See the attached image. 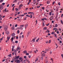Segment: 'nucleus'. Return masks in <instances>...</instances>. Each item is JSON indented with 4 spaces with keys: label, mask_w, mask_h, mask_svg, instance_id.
I'll use <instances>...</instances> for the list:
<instances>
[{
    "label": "nucleus",
    "mask_w": 63,
    "mask_h": 63,
    "mask_svg": "<svg viewBox=\"0 0 63 63\" xmlns=\"http://www.w3.org/2000/svg\"><path fill=\"white\" fill-rule=\"evenodd\" d=\"M17 1V0H15L14 1V3H15V2H17L16 1Z\"/></svg>",
    "instance_id": "obj_38"
},
{
    "label": "nucleus",
    "mask_w": 63,
    "mask_h": 63,
    "mask_svg": "<svg viewBox=\"0 0 63 63\" xmlns=\"http://www.w3.org/2000/svg\"><path fill=\"white\" fill-rule=\"evenodd\" d=\"M12 29H13V30H14V26H13V27H12Z\"/></svg>",
    "instance_id": "obj_26"
},
{
    "label": "nucleus",
    "mask_w": 63,
    "mask_h": 63,
    "mask_svg": "<svg viewBox=\"0 0 63 63\" xmlns=\"http://www.w3.org/2000/svg\"><path fill=\"white\" fill-rule=\"evenodd\" d=\"M36 23L35 24H37V23H38V21L36 20Z\"/></svg>",
    "instance_id": "obj_39"
},
{
    "label": "nucleus",
    "mask_w": 63,
    "mask_h": 63,
    "mask_svg": "<svg viewBox=\"0 0 63 63\" xmlns=\"http://www.w3.org/2000/svg\"><path fill=\"white\" fill-rule=\"evenodd\" d=\"M15 34L14 33H13L12 35V37H14V36H15Z\"/></svg>",
    "instance_id": "obj_15"
},
{
    "label": "nucleus",
    "mask_w": 63,
    "mask_h": 63,
    "mask_svg": "<svg viewBox=\"0 0 63 63\" xmlns=\"http://www.w3.org/2000/svg\"><path fill=\"white\" fill-rule=\"evenodd\" d=\"M8 11H7V8H5L4 10V11L3 12L4 13H6V12H8Z\"/></svg>",
    "instance_id": "obj_4"
},
{
    "label": "nucleus",
    "mask_w": 63,
    "mask_h": 63,
    "mask_svg": "<svg viewBox=\"0 0 63 63\" xmlns=\"http://www.w3.org/2000/svg\"><path fill=\"white\" fill-rule=\"evenodd\" d=\"M55 34V33L54 32H53L51 33V34Z\"/></svg>",
    "instance_id": "obj_29"
},
{
    "label": "nucleus",
    "mask_w": 63,
    "mask_h": 63,
    "mask_svg": "<svg viewBox=\"0 0 63 63\" xmlns=\"http://www.w3.org/2000/svg\"><path fill=\"white\" fill-rule=\"evenodd\" d=\"M54 36H55V37H56V38H57V36H57V35H56V34H55L54 35Z\"/></svg>",
    "instance_id": "obj_28"
},
{
    "label": "nucleus",
    "mask_w": 63,
    "mask_h": 63,
    "mask_svg": "<svg viewBox=\"0 0 63 63\" xmlns=\"http://www.w3.org/2000/svg\"><path fill=\"white\" fill-rule=\"evenodd\" d=\"M58 27V25L57 24H56L55 27Z\"/></svg>",
    "instance_id": "obj_12"
},
{
    "label": "nucleus",
    "mask_w": 63,
    "mask_h": 63,
    "mask_svg": "<svg viewBox=\"0 0 63 63\" xmlns=\"http://www.w3.org/2000/svg\"><path fill=\"white\" fill-rule=\"evenodd\" d=\"M0 41H2V40H3V38H1L0 40Z\"/></svg>",
    "instance_id": "obj_62"
},
{
    "label": "nucleus",
    "mask_w": 63,
    "mask_h": 63,
    "mask_svg": "<svg viewBox=\"0 0 63 63\" xmlns=\"http://www.w3.org/2000/svg\"><path fill=\"white\" fill-rule=\"evenodd\" d=\"M45 55L46 54H45V53H44L41 55V56H45Z\"/></svg>",
    "instance_id": "obj_6"
},
{
    "label": "nucleus",
    "mask_w": 63,
    "mask_h": 63,
    "mask_svg": "<svg viewBox=\"0 0 63 63\" xmlns=\"http://www.w3.org/2000/svg\"><path fill=\"white\" fill-rule=\"evenodd\" d=\"M28 26V24H26L25 26V29H26V28H27V27Z\"/></svg>",
    "instance_id": "obj_13"
},
{
    "label": "nucleus",
    "mask_w": 63,
    "mask_h": 63,
    "mask_svg": "<svg viewBox=\"0 0 63 63\" xmlns=\"http://www.w3.org/2000/svg\"><path fill=\"white\" fill-rule=\"evenodd\" d=\"M19 49V50H20L21 49V48H20V47H17L16 49V50H17V51H18Z\"/></svg>",
    "instance_id": "obj_3"
},
{
    "label": "nucleus",
    "mask_w": 63,
    "mask_h": 63,
    "mask_svg": "<svg viewBox=\"0 0 63 63\" xmlns=\"http://www.w3.org/2000/svg\"><path fill=\"white\" fill-rule=\"evenodd\" d=\"M24 58H25V59H26V58H27V57H26V56H24Z\"/></svg>",
    "instance_id": "obj_31"
},
{
    "label": "nucleus",
    "mask_w": 63,
    "mask_h": 63,
    "mask_svg": "<svg viewBox=\"0 0 63 63\" xmlns=\"http://www.w3.org/2000/svg\"><path fill=\"white\" fill-rule=\"evenodd\" d=\"M20 12H18V13L17 14V15H19V14H20Z\"/></svg>",
    "instance_id": "obj_58"
},
{
    "label": "nucleus",
    "mask_w": 63,
    "mask_h": 63,
    "mask_svg": "<svg viewBox=\"0 0 63 63\" xmlns=\"http://www.w3.org/2000/svg\"><path fill=\"white\" fill-rule=\"evenodd\" d=\"M24 16V15H20V16Z\"/></svg>",
    "instance_id": "obj_45"
},
{
    "label": "nucleus",
    "mask_w": 63,
    "mask_h": 63,
    "mask_svg": "<svg viewBox=\"0 0 63 63\" xmlns=\"http://www.w3.org/2000/svg\"><path fill=\"white\" fill-rule=\"evenodd\" d=\"M41 60H43V57H41Z\"/></svg>",
    "instance_id": "obj_30"
},
{
    "label": "nucleus",
    "mask_w": 63,
    "mask_h": 63,
    "mask_svg": "<svg viewBox=\"0 0 63 63\" xmlns=\"http://www.w3.org/2000/svg\"><path fill=\"white\" fill-rule=\"evenodd\" d=\"M22 38V37L20 35L19 36V38Z\"/></svg>",
    "instance_id": "obj_53"
},
{
    "label": "nucleus",
    "mask_w": 63,
    "mask_h": 63,
    "mask_svg": "<svg viewBox=\"0 0 63 63\" xmlns=\"http://www.w3.org/2000/svg\"><path fill=\"white\" fill-rule=\"evenodd\" d=\"M3 5H1L0 6V8H3Z\"/></svg>",
    "instance_id": "obj_10"
},
{
    "label": "nucleus",
    "mask_w": 63,
    "mask_h": 63,
    "mask_svg": "<svg viewBox=\"0 0 63 63\" xmlns=\"http://www.w3.org/2000/svg\"><path fill=\"white\" fill-rule=\"evenodd\" d=\"M33 42H35V39H33L32 40Z\"/></svg>",
    "instance_id": "obj_21"
},
{
    "label": "nucleus",
    "mask_w": 63,
    "mask_h": 63,
    "mask_svg": "<svg viewBox=\"0 0 63 63\" xmlns=\"http://www.w3.org/2000/svg\"><path fill=\"white\" fill-rule=\"evenodd\" d=\"M26 55H29V53H26Z\"/></svg>",
    "instance_id": "obj_32"
},
{
    "label": "nucleus",
    "mask_w": 63,
    "mask_h": 63,
    "mask_svg": "<svg viewBox=\"0 0 63 63\" xmlns=\"http://www.w3.org/2000/svg\"><path fill=\"white\" fill-rule=\"evenodd\" d=\"M58 5H59V6H60V2H59L58 3Z\"/></svg>",
    "instance_id": "obj_56"
},
{
    "label": "nucleus",
    "mask_w": 63,
    "mask_h": 63,
    "mask_svg": "<svg viewBox=\"0 0 63 63\" xmlns=\"http://www.w3.org/2000/svg\"><path fill=\"white\" fill-rule=\"evenodd\" d=\"M28 56L29 58H31V56Z\"/></svg>",
    "instance_id": "obj_52"
},
{
    "label": "nucleus",
    "mask_w": 63,
    "mask_h": 63,
    "mask_svg": "<svg viewBox=\"0 0 63 63\" xmlns=\"http://www.w3.org/2000/svg\"><path fill=\"white\" fill-rule=\"evenodd\" d=\"M39 40H40V39H39V38H38L37 40H36V42H38Z\"/></svg>",
    "instance_id": "obj_16"
},
{
    "label": "nucleus",
    "mask_w": 63,
    "mask_h": 63,
    "mask_svg": "<svg viewBox=\"0 0 63 63\" xmlns=\"http://www.w3.org/2000/svg\"><path fill=\"white\" fill-rule=\"evenodd\" d=\"M6 33L7 35H9V32L8 31H6Z\"/></svg>",
    "instance_id": "obj_7"
},
{
    "label": "nucleus",
    "mask_w": 63,
    "mask_h": 63,
    "mask_svg": "<svg viewBox=\"0 0 63 63\" xmlns=\"http://www.w3.org/2000/svg\"><path fill=\"white\" fill-rule=\"evenodd\" d=\"M16 58H13V61H15L16 60V59H18L19 58V56H18L17 57H16Z\"/></svg>",
    "instance_id": "obj_1"
},
{
    "label": "nucleus",
    "mask_w": 63,
    "mask_h": 63,
    "mask_svg": "<svg viewBox=\"0 0 63 63\" xmlns=\"http://www.w3.org/2000/svg\"><path fill=\"white\" fill-rule=\"evenodd\" d=\"M19 31L18 30L17 31V33H18V34H19Z\"/></svg>",
    "instance_id": "obj_47"
},
{
    "label": "nucleus",
    "mask_w": 63,
    "mask_h": 63,
    "mask_svg": "<svg viewBox=\"0 0 63 63\" xmlns=\"http://www.w3.org/2000/svg\"><path fill=\"white\" fill-rule=\"evenodd\" d=\"M19 60H21L22 59V58L21 57H20L19 59Z\"/></svg>",
    "instance_id": "obj_42"
},
{
    "label": "nucleus",
    "mask_w": 63,
    "mask_h": 63,
    "mask_svg": "<svg viewBox=\"0 0 63 63\" xmlns=\"http://www.w3.org/2000/svg\"><path fill=\"white\" fill-rule=\"evenodd\" d=\"M44 30H46L47 29V27H46L44 28Z\"/></svg>",
    "instance_id": "obj_22"
},
{
    "label": "nucleus",
    "mask_w": 63,
    "mask_h": 63,
    "mask_svg": "<svg viewBox=\"0 0 63 63\" xmlns=\"http://www.w3.org/2000/svg\"><path fill=\"white\" fill-rule=\"evenodd\" d=\"M20 26V27H23V26H24L23 25H21V26Z\"/></svg>",
    "instance_id": "obj_40"
},
{
    "label": "nucleus",
    "mask_w": 63,
    "mask_h": 63,
    "mask_svg": "<svg viewBox=\"0 0 63 63\" xmlns=\"http://www.w3.org/2000/svg\"><path fill=\"white\" fill-rule=\"evenodd\" d=\"M53 30H57V29L56 28H54L53 29Z\"/></svg>",
    "instance_id": "obj_23"
},
{
    "label": "nucleus",
    "mask_w": 63,
    "mask_h": 63,
    "mask_svg": "<svg viewBox=\"0 0 63 63\" xmlns=\"http://www.w3.org/2000/svg\"><path fill=\"white\" fill-rule=\"evenodd\" d=\"M14 6H15V4H13L12 6V7H14Z\"/></svg>",
    "instance_id": "obj_51"
},
{
    "label": "nucleus",
    "mask_w": 63,
    "mask_h": 63,
    "mask_svg": "<svg viewBox=\"0 0 63 63\" xmlns=\"http://www.w3.org/2000/svg\"><path fill=\"white\" fill-rule=\"evenodd\" d=\"M23 20H26V18H24L23 19Z\"/></svg>",
    "instance_id": "obj_41"
},
{
    "label": "nucleus",
    "mask_w": 63,
    "mask_h": 63,
    "mask_svg": "<svg viewBox=\"0 0 63 63\" xmlns=\"http://www.w3.org/2000/svg\"><path fill=\"white\" fill-rule=\"evenodd\" d=\"M2 5H4L5 4V3H2Z\"/></svg>",
    "instance_id": "obj_50"
},
{
    "label": "nucleus",
    "mask_w": 63,
    "mask_h": 63,
    "mask_svg": "<svg viewBox=\"0 0 63 63\" xmlns=\"http://www.w3.org/2000/svg\"><path fill=\"white\" fill-rule=\"evenodd\" d=\"M14 51L15 55H16V50L15 49L14 50Z\"/></svg>",
    "instance_id": "obj_5"
},
{
    "label": "nucleus",
    "mask_w": 63,
    "mask_h": 63,
    "mask_svg": "<svg viewBox=\"0 0 63 63\" xmlns=\"http://www.w3.org/2000/svg\"><path fill=\"white\" fill-rule=\"evenodd\" d=\"M20 28L21 30H23V28H21V27H20Z\"/></svg>",
    "instance_id": "obj_61"
},
{
    "label": "nucleus",
    "mask_w": 63,
    "mask_h": 63,
    "mask_svg": "<svg viewBox=\"0 0 63 63\" xmlns=\"http://www.w3.org/2000/svg\"><path fill=\"white\" fill-rule=\"evenodd\" d=\"M49 15H50V16H51V12H49Z\"/></svg>",
    "instance_id": "obj_43"
},
{
    "label": "nucleus",
    "mask_w": 63,
    "mask_h": 63,
    "mask_svg": "<svg viewBox=\"0 0 63 63\" xmlns=\"http://www.w3.org/2000/svg\"><path fill=\"white\" fill-rule=\"evenodd\" d=\"M24 15H27V13H25L24 14Z\"/></svg>",
    "instance_id": "obj_59"
},
{
    "label": "nucleus",
    "mask_w": 63,
    "mask_h": 63,
    "mask_svg": "<svg viewBox=\"0 0 63 63\" xmlns=\"http://www.w3.org/2000/svg\"><path fill=\"white\" fill-rule=\"evenodd\" d=\"M48 49H45V51H48Z\"/></svg>",
    "instance_id": "obj_54"
},
{
    "label": "nucleus",
    "mask_w": 63,
    "mask_h": 63,
    "mask_svg": "<svg viewBox=\"0 0 63 63\" xmlns=\"http://www.w3.org/2000/svg\"><path fill=\"white\" fill-rule=\"evenodd\" d=\"M27 60V61L28 62V63H30V61H29V60Z\"/></svg>",
    "instance_id": "obj_37"
},
{
    "label": "nucleus",
    "mask_w": 63,
    "mask_h": 63,
    "mask_svg": "<svg viewBox=\"0 0 63 63\" xmlns=\"http://www.w3.org/2000/svg\"><path fill=\"white\" fill-rule=\"evenodd\" d=\"M8 57H11V56H12V55H11V54H10L9 55H8Z\"/></svg>",
    "instance_id": "obj_11"
},
{
    "label": "nucleus",
    "mask_w": 63,
    "mask_h": 63,
    "mask_svg": "<svg viewBox=\"0 0 63 63\" xmlns=\"http://www.w3.org/2000/svg\"><path fill=\"white\" fill-rule=\"evenodd\" d=\"M22 32H21L20 33V35H22Z\"/></svg>",
    "instance_id": "obj_60"
},
{
    "label": "nucleus",
    "mask_w": 63,
    "mask_h": 63,
    "mask_svg": "<svg viewBox=\"0 0 63 63\" xmlns=\"http://www.w3.org/2000/svg\"><path fill=\"white\" fill-rule=\"evenodd\" d=\"M22 4H21L19 5V7L20 8V7H22L23 6V5H22Z\"/></svg>",
    "instance_id": "obj_8"
},
{
    "label": "nucleus",
    "mask_w": 63,
    "mask_h": 63,
    "mask_svg": "<svg viewBox=\"0 0 63 63\" xmlns=\"http://www.w3.org/2000/svg\"><path fill=\"white\" fill-rule=\"evenodd\" d=\"M23 52L24 53H27V51H26V50H25L24 51V52Z\"/></svg>",
    "instance_id": "obj_17"
},
{
    "label": "nucleus",
    "mask_w": 63,
    "mask_h": 63,
    "mask_svg": "<svg viewBox=\"0 0 63 63\" xmlns=\"http://www.w3.org/2000/svg\"><path fill=\"white\" fill-rule=\"evenodd\" d=\"M15 9L16 11H18V8H16Z\"/></svg>",
    "instance_id": "obj_27"
},
{
    "label": "nucleus",
    "mask_w": 63,
    "mask_h": 63,
    "mask_svg": "<svg viewBox=\"0 0 63 63\" xmlns=\"http://www.w3.org/2000/svg\"><path fill=\"white\" fill-rule=\"evenodd\" d=\"M3 1H4V0H1L0 1V3H1L2 2H3Z\"/></svg>",
    "instance_id": "obj_25"
},
{
    "label": "nucleus",
    "mask_w": 63,
    "mask_h": 63,
    "mask_svg": "<svg viewBox=\"0 0 63 63\" xmlns=\"http://www.w3.org/2000/svg\"><path fill=\"white\" fill-rule=\"evenodd\" d=\"M46 63H49V61H46Z\"/></svg>",
    "instance_id": "obj_20"
},
{
    "label": "nucleus",
    "mask_w": 63,
    "mask_h": 63,
    "mask_svg": "<svg viewBox=\"0 0 63 63\" xmlns=\"http://www.w3.org/2000/svg\"><path fill=\"white\" fill-rule=\"evenodd\" d=\"M15 61V62H16L17 63H20V61L19 60H16Z\"/></svg>",
    "instance_id": "obj_2"
},
{
    "label": "nucleus",
    "mask_w": 63,
    "mask_h": 63,
    "mask_svg": "<svg viewBox=\"0 0 63 63\" xmlns=\"http://www.w3.org/2000/svg\"><path fill=\"white\" fill-rule=\"evenodd\" d=\"M30 16H31L30 18H32V15H31Z\"/></svg>",
    "instance_id": "obj_36"
},
{
    "label": "nucleus",
    "mask_w": 63,
    "mask_h": 63,
    "mask_svg": "<svg viewBox=\"0 0 63 63\" xmlns=\"http://www.w3.org/2000/svg\"><path fill=\"white\" fill-rule=\"evenodd\" d=\"M49 25V23H48V24H47L46 25V26H48V25Z\"/></svg>",
    "instance_id": "obj_33"
},
{
    "label": "nucleus",
    "mask_w": 63,
    "mask_h": 63,
    "mask_svg": "<svg viewBox=\"0 0 63 63\" xmlns=\"http://www.w3.org/2000/svg\"><path fill=\"white\" fill-rule=\"evenodd\" d=\"M38 60V59H36L35 60V63H36V62H37Z\"/></svg>",
    "instance_id": "obj_19"
},
{
    "label": "nucleus",
    "mask_w": 63,
    "mask_h": 63,
    "mask_svg": "<svg viewBox=\"0 0 63 63\" xmlns=\"http://www.w3.org/2000/svg\"><path fill=\"white\" fill-rule=\"evenodd\" d=\"M16 43H18V41H16L15 42Z\"/></svg>",
    "instance_id": "obj_57"
},
{
    "label": "nucleus",
    "mask_w": 63,
    "mask_h": 63,
    "mask_svg": "<svg viewBox=\"0 0 63 63\" xmlns=\"http://www.w3.org/2000/svg\"><path fill=\"white\" fill-rule=\"evenodd\" d=\"M10 38V37L9 36H8L7 37V41H8L9 40V39Z\"/></svg>",
    "instance_id": "obj_9"
},
{
    "label": "nucleus",
    "mask_w": 63,
    "mask_h": 63,
    "mask_svg": "<svg viewBox=\"0 0 63 63\" xmlns=\"http://www.w3.org/2000/svg\"><path fill=\"white\" fill-rule=\"evenodd\" d=\"M22 63H25V62H24V61H23Z\"/></svg>",
    "instance_id": "obj_64"
},
{
    "label": "nucleus",
    "mask_w": 63,
    "mask_h": 63,
    "mask_svg": "<svg viewBox=\"0 0 63 63\" xmlns=\"http://www.w3.org/2000/svg\"><path fill=\"white\" fill-rule=\"evenodd\" d=\"M63 14H62L61 15V17H63Z\"/></svg>",
    "instance_id": "obj_63"
},
{
    "label": "nucleus",
    "mask_w": 63,
    "mask_h": 63,
    "mask_svg": "<svg viewBox=\"0 0 63 63\" xmlns=\"http://www.w3.org/2000/svg\"><path fill=\"white\" fill-rule=\"evenodd\" d=\"M28 14H32V12H28Z\"/></svg>",
    "instance_id": "obj_46"
},
{
    "label": "nucleus",
    "mask_w": 63,
    "mask_h": 63,
    "mask_svg": "<svg viewBox=\"0 0 63 63\" xmlns=\"http://www.w3.org/2000/svg\"><path fill=\"white\" fill-rule=\"evenodd\" d=\"M51 42V40H50L49 41V43H50V42Z\"/></svg>",
    "instance_id": "obj_48"
},
{
    "label": "nucleus",
    "mask_w": 63,
    "mask_h": 63,
    "mask_svg": "<svg viewBox=\"0 0 63 63\" xmlns=\"http://www.w3.org/2000/svg\"><path fill=\"white\" fill-rule=\"evenodd\" d=\"M13 40H14V37H12L11 39V41H12V42H13Z\"/></svg>",
    "instance_id": "obj_14"
},
{
    "label": "nucleus",
    "mask_w": 63,
    "mask_h": 63,
    "mask_svg": "<svg viewBox=\"0 0 63 63\" xmlns=\"http://www.w3.org/2000/svg\"><path fill=\"white\" fill-rule=\"evenodd\" d=\"M32 15H33V16L34 15V13H33V12H32Z\"/></svg>",
    "instance_id": "obj_55"
},
{
    "label": "nucleus",
    "mask_w": 63,
    "mask_h": 63,
    "mask_svg": "<svg viewBox=\"0 0 63 63\" xmlns=\"http://www.w3.org/2000/svg\"><path fill=\"white\" fill-rule=\"evenodd\" d=\"M46 32L47 33H49V31H48V30H47Z\"/></svg>",
    "instance_id": "obj_24"
},
{
    "label": "nucleus",
    "mask_w": 63,
    "mask_h": 63,
    "mask_svg": "<svg viewBox=\"0 0 63 63\" xmlns=\"http://www.w3.org/2000/svg\"><path fill=\"white\" fill-rule=\"evenodd\" d=\"M17 26V24H16L15 25V27H16Z\"/></svg>",
    "instance_id": "obj_44"
},
{
    "label": "nucleus",
    "mask_w": 63,
    "mask_h": 63,
    "mask_svg": "<svg viewBox=\"0 0 63 63\" xmlns=\"http://www.w3.org/2000/svg\"><path fill=\"white\" fill-rule=\"evenodd\" d=\"M55 3V1H54V2H53L52 3V4L54 5V3Z\"/></svg>",
    "instance_id": "obj_35"
},
{
    "label": "nucleus",
    "mask_w": 63,
    "mask_h": 63,
    "mask_svg": "<svg viewBox=\"0 0 63 63\" xmlns=\"http://www.w3.org/2000/svg\"><path fill=\"white\" fill-rule=\"evenodd\" d=\"M61 22L62 24H63V21H62V20H61Z\"/></svg>",
    "instance_id": "obj_34"
},
{
    "label": "nucleus",
    "mask_w": 63,
    "mask_h": 63,
    "mask_svg": "<svg viewBox=\"0 0 63 63\" xmlns=\"http://www.w3.org/2000/svg\"><path fill=\"white\" fill-rule=\"evenodd\" d=\"M21 3V2L20 1H19L18 2V4L19 5V3Z\"/></svg>",
    "instance_id": "obj_49"
},
{
    "label": "nucleus",
    "mask_w": 63,
    "mask_h": 63,
    "mask_svg": "<svg viewBox=\"0 0 63 63\" xmlns=\"http://www.w3.org/2000/svg\"><path fill=\"white\" fill-rule=\"evenodd\" d=\"M50 1H51V0L47 1V4H49V3H50Z\"/></svg>",
    "instance_id": "obj_18"
}]
</instances>
